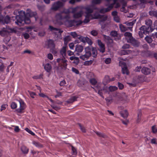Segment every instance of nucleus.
I'll list each match as a JSON object with an SVG mask.
<instances>
[{"instance_id": "nucleus-1", "label": "nucleus", "mask_w": 157, "mask_h": 157, "mask_svg": "<svg viewBox=\"0 0 157 157\" xmlns=\"http://www.w3.org/2000/svg\"><path fill=\"white\" fill-rule=\"evenodd\" d=\"M26 14L25 11H21L19 12V14L15 17L16 21L15 23L19 26L23 25L25 23L29 24L30 23V21L29 17H34L36 20L38 18L37 13L36 12L31 11L30 9H28Z\"/></svg>"}, {"instance_id": "nucleus-2", "label": "nucleus", "mask_w": 157, "mask_h": 157, "mask_svg": "<svg viewBox=\"0 0 157 157\" xmlns=\"http://www.w3.org/2000/svg\"><path fill=\"white\" fill-rule=\"evenodd\" d=\"M85 54L81 55L80 56V58L83 60H85L88 59L91 55V49L89 47H87L85 48Z\"/></svg>"}, {"instance_id": "nucleus-3", "label": "nucleus", "mask_w": 157, "mask_h": 157, "mask_svg": "<svg viewBox=\"0 0 157 157\" xmlns=\"http://www.w3.org/2000/svg\"><path fill=\"white\" fill-rule=\"evenodd\" d=\"M140 31L139 32V35L141 38L144 37V34L147 35L151 33L150 31L149 28H147L145 25H143L140 28Z\"/></svg>"}, {"instance_id": "nucleus-4", "label": "nucleus", "mask_w": 157, "mask_h": 157, "mask_svg": "<svg viewBox=\"0 0 157 157\" xmlns=\"http://www.w3.org/2000/svg\"><path fill=\"white\" fill-rule=\"evenodd\" d=\"M63 5V3L60 1H58L54 3L51 9L53 11H56L60 8L62 7Z\"/></svg>"}, {"instance_id": "nucleus-5", "label": "nucleus", "mask_w": 157, "mask_h": 157, "mask_svg": "<svg viewBox=\"0 0 157 157\" xmlns=\"http://www.w3.org/2000/svg\"><path fill=\"white\" fill-rule=\"evenodd\" d=\"M70 17L69 15H64L63 13H58L56 14L55 18L57 22L63 19L67 20Z\"/></svg>"}, {"instance_id": "nucleus-6", "label": "nucleus", "mask_w": 157, "mask_h": 157, "mask_svg": "<svg viewBox=\"0 0 157 157\" xmlns=\"http://www.w3.org/2000/svg\"><path fill=\"white\" fill-rule=\"evenodd\" d=\"M82 22L80 20L76 21L73 20L68 21L69 26L71 27L73 26H78L82 24Z\"/></svg>"}, {"instance_id": "nucleus-7", "label": "nucleus", "mask_w": 157, "mask_h": 157, "mask_svg": "<svg viewBox=\"0 0 157 157\" xmlns=\"http://www.w3.org/2000/svg\"><path fill=\"white\" fill-rule=\"evenodd\" d=\"M110 35L116 41L119 40L121 38L120 35L118 34L117 32L116 31H112L110 33Z\"/></svg>"}, {"instance_id": "nucleus-8", "label": "nucleus", "mask_w": 157, "mask_h": 157, "mask_svg": "<svg viewBox=\"0 0 157 157\" xmlns=\"http://www.w3.org/2000/svg\"><path fill=\"white\" fill-rule=\"evenodd\" d=\"M84 49L83 46L79 44H77L75 47V52H76V54L77 55H79L80 53L82 52Z\"/></svg>"}, {"instance_id": "nucleus-9", "label": "nucleus", "mask_w": 157, "mask_h": 157, "mask_svg": "<svg viewBox=\"0 0 157 157\" xmlns=\"http://www.w3.org/2000/svg\"><path fill=\"white\" fill-rule=\"evenodd\" d=\"M94 19H97L101 18V21H105L107 19V16L104 15H101L98 13H95L94 15Z\"/></svg>"}, {"instance_id": "nucleus-10", "label": "nucleus", "mask_w": 157, "mask_h": 157, "mask_svg": "<svg viewBox=\"0 0 157 157\" xmlns=\"http://www.w3.org/2000/svg\"><path fill=\"white\" fill-rule=\"evenodd\" d=\"M20 105V108L17 109V111L19 113H21L22 111L25 108V104L24 102L21 100L19 101Z\"/></svg>"}, {"instance_id": "nucleus-11", "label": "nucleus", "mask_w": 157, "mask_h": 157, "mask_svg": "<svg viewBox=\"0 0 157 157\" xmlns=\"http://www.w3.org/2000/svg\"><path fill=\"white\" fill-rule=\"evenodd\" d=\"M152 22L151 20L150 19H147L145 21V24L148 26L147 28H149V29L150 31L151 32H152L154 29H153L151 27L152 25Z\"/></svg>"}, {"instance_id": "nucleus-12", "label": "nucleus", "mask_w": 157, "mask_h": 157, "mask_svg": "<svg viewBox=\"0 0 157 157\" xmlns=\"http://www.w3.org/2000/svg\"><path fill=\"white\" fill-rule=\"evenodd\" d=\"M67 61L66 59L65 58H64V59L59 64V66L60 67L61 69H64L66 70L67 68Z\"/></svg>"}, {"instance_id": "nucleus-13", "label": "nucleus", "mask_w": 157, "mask_h": 157, "mask_svg": "<svg viewBox=\"0 0 157 157\" xmlns=\"http://www.w3.org/2000/svg\"><path fill=\"white\" fill-rule=\"evenodd\" d=\"M98 44L100 47L99 51L102 53H104L105 51V45L100 40L98 41Z\"/></svg>"}, {"instance_id": "nucleus-14", "label": "nucleus", "mask_w": 157, "mask_h": 157, "mask_svg": "<svg viewBox=\"0 0 157 157\" xmlns=\"http://www.w3.org/2000/svg\"><path fill=\"white\" fill-rule=\"evenodd\" d=\"M128 42L130 43L133 46L136 47H138L140 44V42L133 37Z\"/></svg>"}, {"instance_id": "nucleus-15", "label": "nucleus", "mask_w": 157, "mask_h": 157, "mask_svg": "<svg viewBox=\"0 0 157 157\" xmlns=\"http://www.w3.org/2000/svg\"><path fill=\"white\" fill-rule=\"evenodd\" d=\"M141 71L144 75H148L150 74L151 70L150 68L147 67H143L141 70Z\"/></svg>"}, {"instance_id": "nucleus-16", "label": "nucleus", "mask_w": 157, "mask_h": 157, "mask_svg": "<svg viewBox=\"0 0 157 157\" xmlns=\"http://www.w3.org/2000/svg\"><path fill=\"white\" fill-rule=\"evenodd\" d=\"M92 75V73L90 74L89 75H87V78L89 79V82L92 85H95L97 83V81L95 78H91L90 77V75Z\"/></svg>"}, {"instance_id": "nucleus-17", "label": "nucleus", "mask_w": 157, "mask_h": 157, "mask_svg": "<svg viewBox=\"0 0 157 157\" xmlns=\"http://www.w3.org/2000/svg\"><path fill=\"white\" fill-rule=\"evenodd\" d=\"M105 41L108 44H112L113 43V40L111 38L108 36H107L105 35H103Z\"/></svg>"}, {"instance_id": "nucleus-18", "label": "nucleus", "mask_w": 157, "mask_h": 157, "mask_svg": "<svg viewBox=\"0 0 157 157\" xmlns=\"http://www.w3.org/2000/svg\"><path fill=\"white\" fill-rule=\"evenodd\" d=\"M92 18L94 19V17H93L92 15H86L85 18L83 22L85 23H87L90 21V19Z\"/></svg>"}, {"instance_id": "nucleus-19", "label": "nucleus", "mask_w": 157, "mask_h": 157, "mask_svg": "<svg viewBox=\"0 0 157 157\" xmlns=\"http://www.w3.org/2000/svg\"><path fill=\"white\" fill-rule=\"evenodd\" d=\"M44 68L47 72H49L52 70V67L50 64L47 63L44 65Z\"/></svg>"}, {"instance_id": "nucleus-20", "label": "nucleus", "mask_w": 157, "mask_h": 157, "mask_svg": "<svg viewBox=\"0 0 157 157\" xmlns=\"http://www.w3.org/2000/svg\"><path fill=\"white\" fill-rule=\"evenodd\" d=\"M124 36L127 37L126 38L128 42L131 39L133 38L132 36V34L130 32H125L124 33Z\"/></svg>"}, {"instance_id": "nucleus-21", "label": "nucleus", "mask_w": 157, "mask_h": 157, "mask_svg": "<svg viewBox=\"0 0 157 157\" xmlns=\"http://www.w3.org/2000/svg\"><path fill=\"white\" fill-rule=\"evenodd\" d=\"M120 113L121 116L124 118H127L128 116V113L126 110L121 111Z\"/></svg>"}, {"instance_id": "nucleus-22", "label": "nucleus", "mask_w": 157, "mask_h": 157, "mask_svg": "<svg viewBox=\"0 0 157 157\" xmlns=\"http://www.w3.org/2000/svg\"><path fill=\"white\" fill-rule=\"evenodd\" d=\"M66 46H63L62 48L60 51V54L62 56L63 58H65L64 56L66 55Z\"/></svg>"}, {"instance_id": "nucleus-23", "label": "nucleus", "mask_w": 157, "mask_h": 157, "mask_svg": "<svg viewBox=\"0 0 157 157\" xmlns=\"http://www.w3.org/2000/svg\"><path fill=\"white\" fill-rule=\"evenodd\" d=\"M82 14V10L75 13L73 15V17L75 18H78L81 17Z\"/></svg>"}, {"instance_id": "nucleus-24", "label": "nucleus", "mask_w": 157, "mask_h": 157, "mask_svg": "<svg viewBox=\"0 0 157 157\" xmlns=\"http://www.w3.org/2000/svg\"><path fill=\"white\" fill-rule=\"evenodd\" d=\"M77 97L74 96L71 97L66 102L68 103H71L73 102L74 101H76Z\"/></svg>"}, {"instance_id": "nucleus-25", "label": "nucleus", "mask_w": 157, "mask_h": 157, "mask_svg": "<svg viewBox=\"0 0 157 157\" xmlns=\"http://www.w3.org/2000/svg\"><path fill=\"white\" fill-rule=\"evenodd\" d=\"M92 56L93 57L95 58L97 57L98 53L97 50L96 48L94 47L92 48Z\"/></svg>"}, {"instance_id": "nucleus-26", "label": "nucleus", "mask_w": 157, "mask_h": 157, "mask_svg": "<svg viewBox=\"0 0 157 157\" xmlns=\"http://www.w3.org/2000/svg\"><path fill=\"white\" fill-rule=\"evenodd\" d=\"M150 16L157 17V10H151L149 12Z\"/></svg>"}, {"instance_id": "nucleus-27", "label": "nucleus", "mask_w": 157, "mask_h": 157, "mask_svg": "<svg viewBox=\"0 0 157 157\" xmlns=\"http://www.w3.org/2000/svg\"><path fill=\"white\" fill-rule=\"evenodd\" d=\"M48 44L49 48H54L55 47L54 41L52 40H48Z\"/></svg>"}, {"instance_id": "nucleus-28", "label": "nucleus", "mask_w": 157, "mask_h": 157, "mask_svg": "<svg viewBox=\"0 0 157 157\" xmlns=\"http://www.w3.org/2000/svg\"><path fill=\"white\" fill-rule=\"evenodd\" d=\"M95 132L98 136L100 137H102L104 138H106L108 137V136L104 133L98 132L97 131H95Z\"/></svg>"}, {"instance_id": "nucleus-29", "label": "nucleus", "mask_w": 157, "mask_h": 157, "mask_svg": "<svg viewBox=\"0 0 157 157\" xmlns=\"http://www.w3.org/2000/svg\"><path fill=\"white\" fill-rule=\"evenodd\" d=\"M86 15H92L91 13L93 12V10L90 7H87L86 8Z\"/></svg>"}, {"instance_id": "nucleus-30", "label": "nucleus", "mask_w": 157, "mask_h": 157, "mask_svg": "<svg viewBox=\"0 0 157 157\" xmlns=\"http://www.w3.org/2000/svg\"><path fill=\"white\" fill-rule=\"evenodd\" d=\"M49 29L51 31H52L53 30H56V31H59V33L61 34L63 32V31L60 30L59 29H58L57 28H54L52 26H49Z\"/></svg>"}, {"instance_id": "nucleus-31", "label": "nucleus", "mask_w": 157, "mask_h": 157, "mask_svg": "<svg viewBox=\"0 0 157 157\" xmlns=\"http://www.w3.org/2000/svg\"><path fill=\"white\" fill-rule=\"evenodd\" d=\"M122 73L124 74L128 75L129 74V72L127 67H122Z\"/></svg>"}, {"instance_id": "nucleus-32", "label": "nucleus", "mask_w": 157, "mask_h": 157, "mask_svg": "<svg viewBox=\"0 0 157 157\" xmlns=\"http://www.w3.org/2000/svg\"><path fill=\"white\" fill-rule=\"evenodd\" d=\"M131 52L132 51L129 50H124L121 51V54L122 55L128 54Z\"/></svg>"}, {"instance_id": "nucleus-33", "label": "nucleus", "mask_w": 157, "mask_h": 157, "mask_svg": "<svg viewBox=\"0 0 157 157\" xmlns=\"http://www.w3.org/2000/svg\"><path fill=\"white\" fill-rule=\"evenodd\" d=\"M85 39L84 40V43L87 42L90 45H91L93 44V42L89 38L86 37H85Z\"/></svg>"}, {"instance_id": "nucleus-34", "label": "nucleus", "mask_w": 157, "mask_h": 157, "mask_svg": "<svg viewBox=\"0 0 157 157\" xmlns=\"http://www.w3.org/2000/svg\"><path fill=\"white\" fill-rule=\"evenodd\" d=\"M145 40L149 44L151 43L153 41L152 38L150 36H147L145 38Z\"/></svg>"}, {"instance_id": "nucleus-35", "label": "nucleus", "mask_w": 157, "mask_h": 157, "mask_svg": "<svg viewBox=\"0 0 157 157\" xmlns=\"http://www.w3.org/2000/svg\"><path fill=\"white\" fill-rule=\"evenodd\" d=\"M5 22L8 24L10 22V17L8 15L6 16L3 19Z\"/></svg>"}, {"instance_id": "nucleus-36", "label": "nucleus", "mask_w": 157, "mask_h": 157, "mask_svg": "<svg viewBox=\"0 0 157 157\" xmlns=\"http://www.w3.org/2000/svg\"><path fill=\"white\" fill-rule=\"evenodd\" d=\"M120 29L122 32H125L127 30V28L125 27L122 24H121L119 25Z\"/></svg>"}, {"instance_id": "nucleus-37", "label": "nucleus", "mask_w": 157, "mask_h": 157, "mask_svg": "<svg viewBox=\"0 0 157 157\" xmlns=\"http://www.w3.org/2000/svg\"><path fill=\"white\" fill-rule=\"evenodd\" d=\"M5 28H3L2 29V30L0 31V34L2 36H4L6 35L8 33L5 30Z\"/></svg>"}, {"instance_id": "nucleus-38", "label": "nucleus", "mask_w": 157, "mask_h": 157, "mask_svg": "<svg viewBox=\"0 0 157 157\" xmlns=\"http://www.w3.org/2000/svg\"><path fill=\"white\" fill-rule=\"evenodd\" d=\"M142 113L141 112L140 110L138 111L137 115V121L138 123L140 122V118L141 116Z\"/></svg>"}, {"instance_id": "nucleus-39", "label": "nucleus", "mask_w": 157, "mask_h": 157, "mask_svg": "<svg viewBox=\"0 0 157 157\" xmlns=\"http://www.w3.org/2000/svg\"><path fill=\"white\" fill-rule=\"evenodd\" d=\"M85 37H83L80 35H78V36L76 38L79 39L80 41L83 43L84 42V40L85 39Z\"/></svg>"}, {"instance_id": "nucleus-40", "label": "nucleus", "mask_w": 157, "mask_h": 157, "mask_svg": "<svg viewBox=\"0 0 157 157\" xmlns=\"http://www.w3.org/2000/svg\"><path fill=\"white\" fill-rule=\"evenodd\" d=\"M102 0H92V3L93 4H99L101 3Z\"/></svg>"}, {"instance_id": "nucleus-41", "label": "nucleus", "mask_w": 157, "mask_h": 157, "mask_svg": "<svg viewBox=\"0 0 157 157\" xmlns=\"http://www.w3.org/2000/svg\"><path fill=\"white\" fill-rule=\"evenodd\" d=\"M71 37L70 36H67L64 38V41L65 43H67L71 40Z\"/></svg>"}, {"instance_id": "nucleus-42", "label": "nucleus", "mask_w": 157, "mask_h": 157, "mask_svg": "<svg viewBox=\"0 0 157 157\" xmlns=\"http://www.w3.org/2000/svg\"><path fill=\"white\" fill-rule=\"evenodd\" d=\"M78 125L80 127V130L83 133H85L86 132V130L85 128L80 124H78Z\"/></svg>"}, {"instance_id": "nucleus-43", "label": "nucleus", "mask_w": 157, "mask_h": 157, "mask_svg": "<svg viewBox=\"0 0 157 157\" xmlns=\"http://www.w3.org/2000/svg\"><path fill=\"white\" fill-rule=\"evenodd\" d=\"M136 20H135L132 22H126L125 23L127 26H132L135 23Z\"/></svg>"}, {"instance_id": "nucleus-44", "label": "nucleus", "mask_w": 157, "mask_h": 157, "mask_svg": "<svg viewBox=\"0 0 157 157\" xmlns=\"http://www.w3.org/2000/svg\"><path fill=\"white\" fill-rule=\"evenodd\" d=\"M151 130L152 132L153 133H157V128L155 125H154L151 127Z\"/></svg>"}, {"instance_id": "nucleus-45", "label": "nucleus", "mask_w": 157, "mask_h": 157, "mask_svg": "<svg viewBox=\"0 0 157 157\" xmlns=\"http://www.w3.org/2000/svg\"><path fill=\"white\" fill-rule=\"evenodd\" d=\"M109 90L111 92L117 89V88L115 86H110L109 88Z\"/></svg>"}, {"instance_id": "nucleus-46", "label": "nucleus", "mask_w": 157, "mask_h": 157, "mask_svg": "<svg viewBox=\"0 0 157 157\" xmlns=\"http://www.w3.org/2000/svg\"><path fill=\"white\" fill-rule=\"evenodd\" d=\"M21 150L22 152L25 154H27L29 151L28 148H21Z\"/></svg>"}, {"instance_id": "nucleus-47", "label": "nucleus", "mask_w": 157, "mask_h": 157, "mask_svg": "<svg viewBox=\"0 0 157 157\" xmlns=\"http://www.w3.org/2000/svg\"><path fill=\"white\" fill-rule=\"evenodd\" d=\"M33 143L34 145V146L36 147H41L42 146V145L41 144L38 142L35 141H33Z\"/></svg>"}, {"instance_id": "nucleus-48", "label": "nucleus", "mask_w": 157, "mask_h": 157, "mask_svg": "<svg viewBox=\"0 0 157 157\" xmlns=\"http://www.w3.org/2000/svg\"><path fill=\"white\" fill-rule=\"evenodd\" d=\"M72 153L73 155H75L76 156L77 154V151L76 148H71Z\"/></svg>"}, {"instance_id": "nucleus-49", "label": "nucleus", "mask_w": 157, "mask_h": 157, "mask_svg": "<svg viewBox=\"0 0 157 157\" xmlns=\"http://www.w3.org/2000/svg\"><path fill=\"white\" fill-rule=\"evenodd\" d=\"M79 62V58L78 57L77 58H76L75 59H74L73 60V61L72 62V63L75 64L76 65H78V63Z\"/></svg>"}, {"instance_id": "nucleus-50", "label": "nucleus", "mask_w": 157, "mask_h": 157, "mask_svg": "<svg viewBox=\"0 0 157 157\" xmlns=\"http://www.w3.org/2000/svg\"><path fill=\"white\" fill-rule=\"evenodd\" d=\"M119 65L122 68L127 67L126 63L123 61H121L119 62Z\"/></svg>"}, {"instance_id": "nucleus-51", "label": "nucleus", "mask_w": 157, "mask_h": 157, "mask_svg": "<svg viewBox=\"0 0 157 157\" xmlns=\"http://www.w3.org/2000/svg\"><path fill=\"white\" fill-rule=\"evenodd\" d=\"M91 34L94 36H96L98 34V32L95 30H93L91 32Z\"/></svg>"}, {"instance_id": "nucleus-52", "label": "nucleus", "mask_w": 157, "mask_h": 157, "mask_svg": "<svg viewBox=\"0 0 157 157\" xmlns=\"http://www.w3.org/2000/svg\"><path fill=\"white\" fill-rule=\"evenodd\" d=\"M104 80L106 83L110 82V78L108 75H106L105 77Z\"/></svg>"}, {"instance_id": "nucleus-53", "label": "nucleus", "mask_w": 157, "mask_h": 157, "mask_svg": "<svg viewBox=\"0 0 157 157\" xmlns=\"http://www.w3.org/2000/svg\"><path fill=\"white\" fill-rule=\"evenodd\" d=\"M70 34L74 38H76L78 36L77 33L75 32H71Z\"/></svg>"}, {"instance_id": "nucleus-54", "label": "nucleus", "mask_w": 157, "mask_h": 157, "mask_svg": "<svg viewBox=\"0 0 157 157\" xmlns=\"http://www.w3.org/2000/svg\"><path fill=\"white\" fill-rule=\"evenodd\" d=\"M11 107L13 109H15L17 107V104L14 102H13L11 104Z\"/></svg>"}, {"instance_id": "nucleus-55", "label": "nucleus", "mask_w": 157, "mask_h": 157, "mask_svg": "<svg viewBox=\"0 0 157 157\" xmlns=\"http://www.w3.org/2000/svg\"><path fill=\"white\" fill-rule=\"evenodd\" d=\"M62 70V69H60V67L59 65L55 69V71L58 73H60L61 72Z\"/></svg>"}, {"instance_id": "nucleus-56", "label": "nucleus", "mask_w": 157, "mask_h": 157, "mask_svg": "<svg viewBox=\"0 0 157 157\" xmlns=\"http://www.w3.org/2000/svg\"><path fill=\"white\" fill-rule=\"evenodd\" d=\"M25 130L28 132H29V134H31L32 135L34 136L35 135V134L32 132L31 131L30 129H29L28 128H25Z\"/></svg>"}, {"instance_id": "nucleus-57", "label": "nucleus", "mask_w": 157, "mask_h": 157, "mask_svg": "<svg viewBox=\"0 0 157 157\" xmlns=\"http://www.w3.org/2000/svg\"><path fill=\"white\" fill-rule=\"evenodd\" d=\"M118 86L119 89H122L124 87V85L120 82H118Z\"/></svg>"}, {"instance_id": "nucleus-58", "label": "nucleus", "mask_w": 157, "mask_h": 157, "mask_svg": "<svg viewBox=\"0 0 157 157\" xmlns=\"http://www.w3.org/2000/svg\"><path fill=\"white\" fill-rule=\"evenodd\" d=\"M7 106V105L6 104L2 105L1 106V111H2V110H5Z\"/></svg>"}, {"instance_id": "nucleus-59", "label": "nucleus", "mask_w": 157, "mask_h": 157, "mask_svg": "<svg viewBox=\"0 0 157 157\" xmlns=\"http://www.w3.org/2000/svg\"><path fill=\"white\" fill-rule=\"evenodd\" d=\"M154 53L151 52V51H148L147 52V54L148 56L151 57H153Z\"/></svg>"}, {"instance_id": "nucleus-60", "label": "nucleus", "mask_w": 157, "mask_h": 157, "mask_svg": "<svg viewBox=\"0 0 157 157\" xmlns=\"http://www.w3.org/2000/svg\"><path fill=\"white\" fill-rule=\"evenodd\" d=\"M111 59L110 58H107L105 60V62L106 64H109L111 63Z\"/></svg>"}, {"instance_id": "nucleus-61", "label": "nucleus", "mask_w": 157, "mask_h": 157, "mask_svg": "<svg viewBox=\"0 0 157 157\" xmlns=\"http://www.w3.org/2000/svg\"><path fill=\"white\" fill-rule=\"evenodd\" d=\"M16 30L14 28H10L9 30H8V33H16Z\"/></svg>"}, {"instance_id": "nucleus-62", "label": "nucleus", "mask_w": 157, "mask_h": 157, "mask_svg": "<svg viewBox=\"0 0 157 157\" xmlns=\"http://www.w3.org/2000/svg\"><path fill=\"white\" fill-rule=\"evenodd\" d=\"M130 47V45L128 44H125L123 46L122 48L123 49L129 48Z\"/></svg>"}, {"instance_id": "nucleus-63", "label": "nucleus", "mask_w": 157, "mask_h": 157, "mask_svg": "<svg viewBox=\"0 0 157 157\" xmlns=\"http://www.w3.org/2000/svg\"><path fill=\"white\" fill-rule=\"evenodd\" d=\"M72 70L73 72H74L76 74H78L79 73L78 71L75 68L72 67Z\"/></svg>"}, {"instance_id": "nucleus-64", "label": "nucleus", "mask_w": 157, "mask_h": 157, "mask_svg": "<svg viewBox=\"0 0 157 157\" xmlns=\"http://www.w3.org/2000/svg\"><path fill=\"white\" fill-rule=\"evenodd\" d=\"M23 35L24 38L25 39H28L30 37L29 35L27 33H25L23 34Z\"/></svg>"}]
</instances>
